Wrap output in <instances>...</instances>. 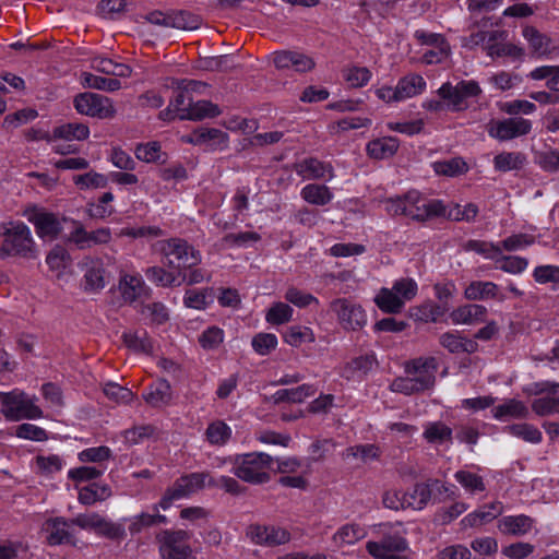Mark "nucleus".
Listing matches in <instances>:
<instances>
[{
    "instance_id": "f257e3e1",
    "label": "nucleus",
    "mask_w": 559,
    "mask_h": 559,
    "mask_svg": "<svg viewBox=\"0 0 559 559\" xmlns=\"http://www.w3.org/2000/svg\"><path fill=\"white\" fill-rule=\"evenodd\" d=\"M273 462V457L263 452L239 454L234 460L233 473L246 483L265 484L271 478L267 469L271 468Z\"/></svg>"
},
{
    "instance_id": "f03ea898",
    "label": "nucleus",
    "mask_w": 559,
    "mask_h": 559,
    "mask_svg": "<svg viewBox=\"0 0 559 559\" xmlns=\"http://www.w3.org/2000/svg\"><path fill=\"white\" fill-rule=\"evenodd\" d=\"M0 246V258L19 255L27 259L36 258L35 243L29 228L23 223L10 224L3 231Z\"/></svg>"
},
{
    "instance_id": "7ed1b4c3",
    "label": "nucleus",
    "mask_w": 559,
    "mask_h": 559,
    "mask_svg": "<svg viewBox=\"0 0 559 559\" xmlns=\"http://www.w3.org/2000/svg\"><path fill=\"white\" fill-rule=\"evenodd\" d=\"M159 251L165 258V265L178 270L191 269L200 262V254L186 240L171 238L158 242Z\"/></svg>"
},
{
    "instance_id": "20e7f679",
    "label": "nucleus",
    "mask_w": 559,
    "mask_h": 559,
    "mask_svg": "<svg viewBox=\"0 0 559 559\" xmlns=\"http://www.w3.org/2000/svg\"><path fill=\"white\" fill-rule=\"evenodd\" d=\"M0 402L1 413L9 420L34 419L43 415L41 409L24 392H1Z\"/></svg>"
},
{
    "instance_id": "39448f33",
    "label": "nucleus",
    "mask_w": 559,
    "mask_h": 559,
    "mask_svg": "<svg viewBox=\"0 0 559 559\" xmlns=\"http://www.w3.org/2000/svg\"><path fill=\"white\" fill-rule=\"evenodd\" d=\"M191 534L185 530H163L156 535L164 559H197L189 545Z\"/></svg>"
},
{
    "instance_id": "423d86ee",
    "label": "nucleus",
    "mask_w": 559,
    "mask_h": 559,
    "mask_svg": "<svg viewBox=\"0 0 559 559\" xmlns=\"http://www.w3.org/2000/svg\"><path fill=\"white\" fill-rule=\"evenodd\" d=\"M207 478L210 479L207 473H191L179 477L174 485L166 490L159 503L155 504L153 510L158 512V507L166 510L171 506L173 501L198 492L204 487Z\"/></svg>"
},
{
    "instance_id": "0eeeda50",
    "label": "nucleus",
    "mask_w": 559,
    "mask_h": 559,
    "mask_svg": "<svg viewBox=\"0 0 559 559\" xmlns=\"http://www.w3.org/2000/svg\"><path fill=\"white\" fill-rule=\"evenodd\" d=\"M74 107L81 115L98 119H111L116 115L112 102L108 97L90 92L76 95Z\"/></svg>"
},
{
    "instance_id": "6e6552de",
    "label": "nucleus",
    "mask_w": 559,
    "mask_h": 559,
    "mask_svg": "<svg viewBox=\"0 0 559 559\" xmlns=\"http://www.w3.org/2000/svg\"><path fill=\"white\" fill-rule=\"evenodd\" d=\"M481 88L476 81H460L456 85L450 82L443 83L438 95L441 99L448 100L453 111H461L466 108L464 102L471 97L480 95Z\"/></svg>"
},
{
    "instance_id": "1a4fd4ad",
    "label": "nucleus",
    "mask_w": 559,
    "mask_h": 559,
    "mask_svg": "<svg viewBox=\"0 0 559 559\" xmlns=\"http://www.w3.org/2000/svg\"><path fill=\"white\" fill-rule=\"evenodd\" d=\"M438 361L435 357H419L405 362L404 371L412 378L418 389L424 392L433 388Z\"/></svg>"
},
{
    "instance_id": "9d476101",
    "label": "nucleus",
    "mask_w": 559,
    "mask_h": 559,
    "mask_svg": "<svg viewBox=\"0 0 559 559\" xmlns=\"http://www.w3.org/2000/svg\"><path fill=\"white\" fill-rule=\"evenodd\" d=\"M247 537L255 545L277 547L290 542L292 534L276 525L250 524L246 530Z\"/></svg>"
},
{
    "instance_id": "9b49d317",
    "label": "nucleus",
    "mask_w": 559,
    "mask_h": 559,
    "mask_svg": "<svg viewBox=\"0 0 559 559\" xmlns=\"http://www.w3.org/2000/svg\"><path fill=\"white\" fill-rule=\"evenodd\" d=\"M366 547L374 559H407L408 544L399 534H385L380 542H368Z\"/></svg>"
},
{
    "instance_id": "f8f14e48",
    "label": "nucleus",
    "mask_w": 559,
    "mask_h": 559,
    "mask_svg": "<svg viewBox=\"0 0 559 559\" xmlns=\"http://www.w3.org/2000/svg\"><path fill=\"white\" fill-rule=\"evenodd\" d=\"M331 309L336 313L345 330L358 331L367 323L365 310L346 298H337L331 302Z\"/></svg>"
},
{
    "instance_id": "ddd939ff",
    "label": "nucleus",
    "mask_w": 559,
    "mask_h": 559,
    "mask_svg": "<svg viewBox=\"0 0 559 559\" xmlns=\"http://www.w3.org/2000/svg\"><path fill=\"white\" fill-rule=\"evenodd\" d=\"M532 122L522 117L508 118L489 124L488 133L499 141H509L530 133Z\"/></svg>"
},
{
    "instance_id": "4468645a",
    "label": "nucleus",
    "mask_w": 559,
    "mask_h": 559,
    "mask_svg": "<svg viewBox=\"0 0 559 559\" xmlns=\"http://www.w3.org/2000/svg\"><path fill=\"white\" fill-rule=\"evenodd\" d=\"M491 414L497 420L527 419L530 408L521 400L507 399L503 403L492 407Z\"/></svg>"
},
{
    "instance_id": "2eb2a0df",
    "label": "nucleus",
    "mask_w": 559,
    "mask_h": 559,
    "mask_svg": "<svg viewBox=\"0 0 559 559\" xmlns=\"http://www.w3.org/2000/svg\"><path fill=\"white\" fill-rule=\"evenodd\" d=\"M71 521L63 518L50 519L46 522L47 543L50 546L62 544H74V538L70 532Z\"/></svg>"
},
{
    "instance_id": "dca6fc26",
    "label": "nucleus",
    "mask_w": 559,
    "mask_h": 559,
    "mask_svg": "<svg viewBox=\"0 0 559 559\" xmlns=\"http://www.w3.org/2000/svg\"><path fill=\"white\" fill-rule=\"evenodd\" d=\"M487 308L478 304H467L454 309L450 318L454 324H476L485 321Z\"/></svg>"
},
{
    "instance_id": "f3484780",
    "label": "nucleus",
    "mask_w": 559,
    "mask_h": 559,
    "mask_svg": "<svg viewBox=\"0 0 559 559\" xmlns=\"http://www.w3.org/2000/svg\"><path fill=\"white\" fill-rule=\"evenodd\" d=\"M464 296L468 300L498 299L503 301L504 295L499 294L498 285L492 282L474 281L465 288Z\"/></svg>"
},
{
    "instance_id": "a211bd4d",
    "label": "nucleus",
    "mask_w": 559,
    "mask_h": 559,
    "mask_svg": "<svg viewBox=\"0 0 559 559\" xmlns=\"http://www.w3.org/2000/svg\"><path fill=\"white\" fill-rule=\"evenodd\" d=\"M440 215H445L444 204L439 200L427 201L421 197L415 207L408 211L407 217L416 222H426Z\"/></svg>"
},
{
    "instance_id": "6ab92c4d",
    "label": "nucleus",
    "mask_w": 559,
    "mask_h": 559,
    "mask_svg": "<svg viewBox=\"0 0 559 559\" xmlns=\"http://www.w3.org/2000/svg\"><path fill=\"white\" fill-rule=\"evenodd\" d=\"M439 342L452 354H473L478 349V344L475 341L462 337L456 331L441 334Z\"/></svg>"
},
{
    "instance_id": "aec40b11",
    "label": "nucleus",
    "mask_w": 559,
    "mask_h": 559,
    "mask_svg": "<svg viewBox=\"0 0 559 559\" xmlns=\"http://www.w3.org/2000/svg\"><path fill=\"white\" fill-rule=\"evenodd\" d=\"M188 111L179 115L180 120H202L207 117H216L221 114L218 107L210 100L193 102L192 97L188 99Z\"/></svg>"
},
{
    "instance_id": "412c9836",
    "label": "nucleus",
    "mask_w": 559,
    "mask_h": 559,
    "mask_svg": "<svg viewBox=\"0 0 559 559\" xmlns=\"http://www.w3.org/2000/svg\"><path fill=\"white\" fill-rule=\"evenodd\" d=\"M296 173L305 179H321L329 173L333 176V169L330 165L320 162L317 158H306L294 165Z\"/></svg>"
},
{
    "instance_id": "4be33fe9",
    "label": "nucleus",
    "mask_w": 559,
    "mask_h": 559,
    "mask_svg": "<svg viewBox=\"0 0 559 559\" xmlns=\"http://www.w3.org/2000/svg\"><path fill=\"white\" fill-rule=\"evenodd\" d=\"M317 388L313 384H301L293 389H281L273 394L274 403H302L306 399L313 396Z\"/></svg>"
},
{
    "instance_id": "5701e85b",
    "label": "nucleus",
    "mask_w": 559,
    "mask_h": 559,
    "mask_svg": "<svg viewBox=\"0 0 559 559\" xmlns=\"http://www.w3.org/2000/svg\"><path fill=\"white\" fill-rule=\"evenodd\" d=\"M399 145L397 139L384 136L370 141L367 145V153L372 158L384 159L392 157L396 153Z\"/></svg>"
},
{
    "instance_id": "b1692460",
    "label": "nucleus",
    "mask_w": 559,
    "mask_h": 559,
    "mask_svg": "<svg viewBox=\"0 0 559 559\" xmlns=\"http://www.w3.org/2000/svg\"><path fill=\"white\" fill-rule=\"evenodd\" d=\"M426 87L424 78L419 74H408L402 78L395 86V93L400 100L420 94Z\"/></svg>"
},
{
    "instance_id": "393cba45",
    "label": "nucleus",
    "mask_w": 559,
    "mask_h": 559,
    "mask_svg": "<svg viewBox=\"0 0 559 559\" xmlns=\"http://www.w3.org/2000/svg\"><path fill=\"white\" fill-rule=\"evenodd\" d=\"M533 520L524 514L516 516H504L499 521V530L508 535H524L531 531Z\"/></svg>"
},
{
    "instance_id": "a878e982",
    "label": "nucleus",
    "mask_w": 559,
    "mask_h": 559,
    "mask_svg": "<svg viewBox=\"0 0 559 559\" xmlns=\"http://www.w3.org/2000/svg\"><path fill=\"white\" fill-rule=\"evenodd\" d=\"M503 431L515 437L522 439L525 442L532 444H538L543 441L542 431L532 424L527 423H519L506 426Z\"/></svg>"
},
{
    "instance_id": "bb28decb",
    "label": "nucleus",
    "mask_w": 559,
    "mask_h": 559,
    "mask_svg": "<svg viewBox=\"0 0 559 559\" xmlns=\"http://www.w3.org/2000/svg\"><path fill=\"white\" fill-rule=\"evenodd\" d=\"M301 198L313 205L323 206L333 199V193L325 185L309 183L301 189Z\"/></svg>"
},
{
    "instance_id": "cd10ccee",
    "label": "nucleus",
    "mask_w": 559,
    "mask_h": 559,
    "mask_svg": "<svg viewBox=\"0 0 559 559\" xmlns=\"http://www.w3.org/2000/svg\"><path fill=\"white\" fill-rule=\"evenodd\" d=\"M503 511V506L499 501L491 502L483 509L469 513L463 519V523L469 526H477L486 522H490L499 516Z\"/></svg>"
},
{
    "instance_id": "c85d7f7f",
    "label": "nucleus",
    "mask_w": 559,
    "mask_h": 559,
    "mask_svg": "<svg viewBox=\"0 0 559 559\" xmlns=\"http://www.w3.org/2000/svg\"><path fill=\"white\" fill-rule=\"evenodd\" d=\"M374 302L385 313H400L404 307V299L390 288H381L374 297Z\"/></svg>"
},
{
    "instance_id": "c756f323",
    "label": "nucleus",
    "mask_w": 559,
    "mask_h": 559,
    "mask_svg": "<svg viewBox=\"0 0 559 559\" xmlns=\"http://www.w3.org/2000/svg\"><path fill=\"white\" fill-rule=\"evenodd\" d=\"M40 237L55 238L60 233V223L51 213H35L31 219Z\"/></svg>"
},
{
    "instance_id": "7c9ffc66",
    "label": "nucleus",
    "mask_w": 559,
    "mask_h": 559,
    "mask_svg": "<svg viewBox=\"0 0 559 559\" xmlns=\"http://www.w3.org/2000/svg\"><path fill=\"white\" fill-rule=\"evenodd\" d=\"M111 496V489L106 484L92 483L80 489L79 501L91 506L97 501H104Z\"/></svg>"
},
{
    "instance_id": "2f4dec72",
    "label": "nucleus",
    "mask_w": 559,
    "mask_h": 559,
    "mask_svg": "<svg viewBox=\"0 0 559 559\" xmlns=\"http://www.w3.org/2000/svg\"><path fill=\"white\" fill-rule=\"evenodd\" d=\"M145 286L141 277L124 275L119 281V290L126 302H134L144 292Z\"/></svg>"
},
{
    "instance_id": "473e14b6",
    "label": "nucleus",
    "mask_w": 559,
    "mask_h": 559,
    "mask_svg": "<svg viewBox=\"0 0 559 559\" xmlns=\"http://www.w3.org/2000/svg\"><path fill=\"white\" fill-rule=\"evenodd\" d=\"M526 162V157L520 152H502L495 156L493 167L497 171L507 173L521 169Z\"/></svg>"
},
{
    "instance_id": "72a5a7b5",
    "label": "nucleus",
    "mask_w": 559,
    "mask_h": 559,
    "mask_svg": "<svg viewBox=\"0 0 559 559\" xmlns=\"http://www.w3.org/2000/svg\"><path fill=\"white\" fill-rule=\"evenodd\" d=\"M423 437L428 443H444L451 442L453 438L452 429L442 421L428 423L425 426Z\"/></svg>"
},
{
    "instance_id": "f704fd0d",
    "label": "nucleus",
    "mask_w": 559,
    "mask_h": 559,
    "mask_svg": "<svg viewBox=\"0 0 559 559\" xmlns=\"http://www.w3.org/2000/svg\"><path fill=\"white\" fill-rule=\"evenodd\" d=\"M145 275L148 281L160 287L181 285V282H179L181 272L176 273L171 271H166L164 267L160 266H151L146 269Z\"/></svg>"
},
{
    "instance_id": "c9c22d12",
    "label": "nucleus",
    "mask_w": 559,
    "mask_h": 559,
    "mask_svg": "<svg viewBox=\"0 0 559 559\" xmlns=\"http://www.w3.org/2000/svg\"><path fill=\"white\" fill-rule=\"evenodd\" d=\"M105 270L99 261L92 260L86 269L84 280L85 290L97 292L105 287Z\"/></svg>"
},
{
    "instance_id": "e433bc0d",
    "label": "nucleus",
    "mask_w": 559,
    "mask_h": 559,
    "mask_svg": "<svg viewBox=\"0 0 559 559\" xmlns=\"http://www.w3.org/2000/svg\"><path fill=\"white\" fill-rule=\"evenodd\" d=\"M135 156L138 159L145 163L165 164L167 160V154L162 152V147L158 142L139 144L135 148Z\"/></svg>"
},
{
    "instance_id": "4c0bfd02",
    "label": "nucleus",
    "mask_w": 559,
    "mask_h": 559,
    "mask_svg": "<svg viewBox=\"0 0 559 559\" xmlns=\"http://www.w3.org/2000/svg\"><path fill=\"white\" fill-rule=\"evenodd\" d=\"M122 338L126 346L136 353L151 354L153 352V344L146 331L123 333Z\"/></svg>"
},
{
    "instance_id": "58836bf2",
    "label": "nucleus",
    "mask_w": 559,
    "mask_h": 559,
    "mask_svg": "<svg viewBox=\"0 0 559 559\" xmlns=\"http://www.w3.org/2000/svg\"><path fill=\"white\" fill-rule=\"evenodd\" d=\"M439 484V480L432 479L429 483H419L414 486L412 492H407L409 500L407 502L413 501L414 504H411L409 508L414 509H423L428 501L431 499V487Z\"/></svg>"
},
{
    "instance_id": "ea45409f",
    "label": "nucleus",
    "mask_w": 559,
    "mask_h": 559,
    "mask_svg": "<svg viewBox=\"0 0 559 559\" xmlns=\"http://www.w3.org/2000/svg\"><path fill=\"white\" fill-rule=\"evenodd\" d=\"M523 36L528 41L532 51L538 56L549 52V38L533 26L523 29Z\"/></svg>"
},
{
    "instance_id": "a19ab883",
    "label": "nucleus",
    "mask_w": 559,
    "mask_h": 559,
    "mask_svg": "<svg viewBox=\"0 0 559 559\" xmlns=\"http://www.w3.org/2000/svg\"><path fill=\"white\" fill-rule=\"evenodd\" d=\"M214 290L213 288H206L202 290L188 289L185 295L183 302L186 307L193 308L197 310L205 309V307L213 301Z\"/></svg>"
},
{
    "instance_id": "79ce46f5",
    "label": "nucleus",
    "mask_w": 559,
    "mask_h": 559,
    "mask_svg": "<svg viewBox=\"0 0 559 559\" xmlns=\"http://www.w3.org/2000/svg\"><path fill=\"white\" fill-rule=\"evenodd\" d=\"M145 401L152 406L167 404L171 399V386L165 379L159 380L151 391L144 395Z\"/></svg>"
},
{
    "instance_id": "37998d69",
    "label": "nucleus",
    "mask_w": 559,
    "mask_h": 559,
    "mask_svg": "<svg viewBox=\"0 0 559 559\" xmlns=\"http://www.w3.org/2000/svg\"><path fill=\"white\" fill-rule=\"evenodd\" d=\"M82 80L85 86L95 90L115 92L121 87V82L118 79L98 76L87 72L82 74Z\"/></svg>"
},
{
    "instance_id": "c03bdc74",
    "label": "nucleus",
    "mask_w": 559,
    "mask_h": 559,
    "mask_svg": "<svg viewBox=\"0 0 559 559\" xmlns=\"http://www.w3.org/2000/svg\"><path fill=\"white\" fill-rule=\"evenodd\" d=\"M365 536L364 528L358 524L343 525L333 536L338 545H353Z\"/></svg>"
},
{
    "instance_id": "a18cd8bd",
    "label": "nucleus",
    "mask_w": 559,
    "mask_h": 559,
    "mask_svg": "<svg viewBox=\"0 0 559 559\" xmlns=\"http://www.w3.org/2000/svg\"><path fill=\"white\" fill-rule=\"evenodd\" d=\"M205 436L211 444L223 445L229 440L231 429L224 421L216 420L209 425Z\"/></svg>"
},
{
    "instance_id": "49530a36",
    "label": "nucleus",
    "mask_w": 559,
    "mask_h": 559,
    "mask_svg": "<svg viewBox=\"0 0 559 559\" xmlns=\"http://www.w3.org/2000/svg\"><path fill=\"white\" fill-rule=\"evenodd\" d=\"M380 456V449L374 444H358L349 447L344 452L345 459H359L362 463L377 460Z\"/></svg>"
},
{
    "instance_id": "de8ad7c7",
    "label": "nucleus",
    "mask_w": 559,
    "mask_h": 559,
    "mask_svg": "<svg viewBox=\"0 0 559 559\" xmlns=\"http://www.w3.org/2000/svg\"><path fill=\"white\" fill-rule=\"evenodd\" d=\"M433 169L438 175L455 177L467 171V164L461 157H454L449 160L437 162Z\"/></svg>"
},
{
    "instance_id": "09e8293b",
    "label": "nucleus",
    "mask_w": 559,
    "mask_h": 559,
    "mask_svg": "<svg viewBox=\"0 0 559 559\" xmlns=\"http://www.w3.org/2000/svg\"><path fill=\"white\" fill-rule=\"evenodd\" d=\"M90 135V129L83 123H67L55 129V136L64 140H85Z\"/></svg>"
},
{
    "instance_id": "8fccbe9b",
    "label": "nucleus",
    "mask_w": 559,
    "mask_h": 559,
    "mask_svg": "<svg viewBox=\"0 0 559 559\" xmlns=\"http://www.w3.org/2000/svg\"><path fill=\"white\" fill-rule=\"evenodd\" d=\"M374 364L376 358L373 355H362L355 357L344 367L343 376L350 378L355 372L367 374L373 368Z\"/></svg>"
},
{
    "instance_id": "3c124183",
    "label": "nucleus",
    "mask_w": 559,
    "mask_h": 559,
    "mask_svg": "<svg viewBox=\"0 0 559 559\" xmlns=\"http://www.w3.org/2000/svg\"><path fill=\"white\" fill-rule=\"evenodd\" d=\"M532 411L539 417L559 414V397L547 395L532 402Z\"/></svg>"
},
{
    "instance_id": "603ef678",
    "label": "nucleus",
    "mask_w": 559,
    "mask_h": 559,
    "mask_svg": "<svg viewBox=\"0 0 559 559\" xmlns=\"http://www.w3.org/2000/svg\"><path fill=\"white\" fill-rule=\"evenodd\" d=\"M464 249L467 251H474L487 259H492L496 261L501 254V247L499 245L483 240H468L464 245Z\"/></svg>"
},
{
    "instance_id": "864d4df0",
    "label": "nucleus",
    "mask_w": 559,
    "mask_h": 559,
    "mask_svg": "<svg viewBox=\"0 0 559 559\" xmlns=\"http://www.w3.org/2000/svg\"><path fill=\"white\" fill-rule=\"evenodd\" d=\"M168 15L171 28L195 29L199 26L198 17L187 11H171Z\"/></svg>"
},
{
    "instance_id": "5fc2aeb1",
    "label": "nucleus",
    "mask_w": 559,
    "mask_h": 559,
    "mask_svg": "<svg viewBox=\"0 0 559 559\" xmlns=\"http://www.w3.org/2000/svg\"><path fill=\"white\" fill-rule=\"evenodd\" d=\"M94 62H95V66H94L95 69L105 74H110V75L121 76V78H126L131 74L130 67L122 64V63L114 62L112 60L107 59V58L95 59Z\"/></svg>"
},
{
    "instance_id": "6e6d98bb",
    "label": "nucleus",
    "mask_w": 559,
    "mask_h": 559,
    "mask_svg": "<svg viewBox=\"0 0 559 559\" xmlns=\"http://www.w3.org/2000/svg\"><path fill=\"white\" fill-rule=\"evenodd\" d=\"M485 49L490 57L509 56L514 59H521L524 56V49L514 44L493 43L486 45Z\"/></svg>"
},
{
    "instance_id": "4d7b16f0",
    "label": "nucleus",
    "mask_w": 559,
    "mask_h": 559,
    "mask_svg": "<svg viewBox=\"0 0 559 559\" xmlns=\"http://www.w3.org/2000/svg\"><path fill=\"white\" fill-rule=\"evenodd\" d=\"M284 340L290 346L297 347L302 343L313 342L314 337L312 331L309 328L294 325L286 331Z\"/></svg>"
},
{
    "instance_id": "13d9d810",
    "label": "nucleus",
    "mask_w": 559,
    "mask_h": 559,
    "mask_svg": "<svg viewBox=\"0 0 559 559\" xmlns=\"http://www.w3.org/2000/svg\"><path fill=\"white\" fill-rule=\"evenodd\" d=\"M73 182L80 187V189L88 188H105L108 183L107 178L103 174L90 171L82 175H75Z\"/></svg>"
},
{
    "instance_id": "bf43d9fd",
    "label": "nucleus",
    "mask_w": 559,
    "mask_h": 559,
    "mask_svg": "<svg viewBox=\"0 0 559 559\" xmlns=\"http://www.w3.org/2000/svg\"><path fill=\"white\" fill-rule=\"evenodd\" d=\"M497 262L499 263V269L503 272L511 273V274H518L523 272L527 265L528 262L525 258L518 257V255H499L497 259Z\"/></svg>"
},
{
    "instance_id": "052dcab7",
    "label": "nucleus",
    "mask_w": 559,
    "mask_h": 559,
    "mask_svg": "<svg viewBox=\"0 0 559 559\" xmlns=\"http://www.w3.org/2000/svg\"><path fill=\"white\" fill-rule=\"evenodd\" d=\"M409 498L407 492L400 490H388L382 498L383 506L392 510L409 508V506L414 504V502H407Z\"/></svg>"
},
{
    "instance_id": "680f3d73",
    "label": "nucleus",
    "mask_w": 559,
    "mask_h": 559,
    "mask_svg": "<svg viewBox=\"0 0 559 559\" xmlns=\"http://www.w3.org/2000/svg\"><path fill=\"white\" fill-rule=\"evenodd\" d=\"M293 309L289 305L277 302L266 313V321L271 324H283L292 319Z\"/></svg>"
},
{
    "instance_id": "e2e57ef3",
    "label": "nucleus",
    "mask_w": 559,
    "mask_h": 559,
    "mask_svg": "<svg viewBox=\"0 0 559 559\" xmlns=\"http://www.w3.org/2000/svg\"><path fill=\"white\" fill-rule=\"evenodd\" d=\"M103 391L108 399L116 403H129L133 399V393L131 390L115 382L106 383Z\"/></svg>"
},
{
    "instance_id": "0e129e2a",
    "label": "nucleus",
    "mask_w": 559,
    "mask_h": 559,
    "mask_svg": "<svg viewBox=\"0 0 559 559\" xmlns=\"http://www.w3.org/2000/svg\"><path fill=\"white\" fill-rule=\"evenodd\" d=\"M455 479L469 492L484 491L486 489L483 478L474 473L459 471Z\"/></svg>"
},
{
    "instance_id": "69168bd1",
    "label": "nucleus",
    "mask_w": 559,
    "mask_h": 559,
    "mask_svg": "<svg viewBox=\"0 0 559 559\" xmlns=\"http://www.w3.org/2000/svg\"><path fill=\"white\" fill-rule=\"evenodd\" d=\"M95 531L97 534L109 539L118 540L126 537V531L121 524L107 521L103 516H100L99 523Z\"/></svg>"
},
{
    "instance_id": "338daca9",
    "label": "nucleus",
    "mask_w": 559,
    "mask_h": 559,
    "mask_svg": "<svg viewBox=\"0 0 559 559\" xmlns=\"http://www.w3.org/2000/svg\"><path fill=\"white\" fill-rule=\"evenodd\" d=\"M535 160L542 169L548 173L559 171V151L548 150L535 155Z\"/></svg>"
},
{
    "instance_id": "774afa93",
    "label": "nucleus",
    "mask_w": 559,
    "mask_h": 559,
    "mask_svg": "<svg viewBox=\"0 0 559 559\" xmlns=\"http://www.w3.org/2000/svg\"><path fill=\"white\" fill-rule=\"evenodd\" d=\"M370 71L366 67H353L344 71V79L352 87H360L369 82Z\"/></svg>"
}]
</instances>
